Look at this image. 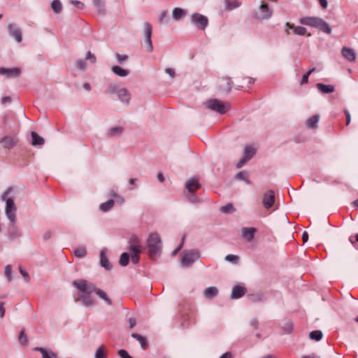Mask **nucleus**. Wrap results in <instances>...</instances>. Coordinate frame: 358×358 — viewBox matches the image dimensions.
Here are the masks:
<instances>
[{"instance_id":"f257e3e1","label":"nucleus","mask_w":358,"mask_h":358,"mask_svg":"<svg viewBox=\"0 0 358 358\" xmlns=\"http://www.w3.org/2000/svg\"><path fill=\"white\" fill-rule=\"evenodd\" d=\"M148 255L151 258L159 256L162 250V241L159 234L150 233L146 240Z\"/></svg>"},{"instance_id":"f03ea898","label":"nucleus","mask_w":358,"mask_h":358,"mask_svg":"<svg viewBox=\"0 0 358 358\" xmlns=\"http://www.w3.org/2000/svg\"><path fill=\"white\" fill-rule=\"evenodd\" d=\"M299 22L301 24L316 27L322 32L328 34H331L332 31L329 23L317 17H304L299 20Z\"/></svg>"},{"instance_id":"7ed1b4c3","label":"nucleus","mask_w":358,"mask_h":358,"mask_svg":"<svg viewBox=\"0 0 358 358\" xmlns=\"http://www.w3.org/2000/svg\"><path fill=\"white\" fill-rule=\"evenodd\" d=\"M11 189V187H8L1 196V199L6 203L5 215L8 222L16 221L17 207L14 200L12 198L7 197Z\"/></svg>"},{"instance_id":"20e7f679","label":"nucleus","mask_w":358,"mask_h":358,"mask_svg":"<svg viewBox=\"0 0 358 358\" xmlns=\"http://www.w3.org/2000/svg\"><path fill=\"white\" fill-rule=\"evenodd\" d=\"M253 15L254 17L258 20H268L273 15V9L264 1H261L259 7L254 10Z\"/></svg>"},{"instance_id":"39448f33","label":"nucleus","mask_w":358,"mask_h":358,"mask_svg":"<svg viewBox=\"0 0 358 358\" xmlns=\"http://www.w3.org/2000/svg\"><path fill=\"white\" fill-rule=\"evenodd\" d=\"M208 109L220 114H225L230 108V105L217 99H208L205 102Z\"/></svg>"},{"instance_id":"423d86ee","label":"nucleus","mask_w":358,"mask_h":358,"mask_svg":"<svg viewBox=\"0 0 358 358\" xmlns=\"http://www.w3.org/2000/svg\"><path fill=\"white\" fill-rule=\"evenodd\" d=\"M72 285L82 294H85L95 293L97 289L95 284L84 279L73 280L72 282Z\"/></svg>"},{"instance_id":"0eeeda50","label":"nucleus","mask_w":358,"mask_h":358,"mask_svg":"<svg viewBox=\"0 0 358 358\" xmlns=\"http://www.w3.org/2000/svg\"><path fill=\"white\" fill-rule=\"evenodd\" d=\"M200 257V252L196 250L183 251L181 258V266L182 267H189Z\"/></svg>"},{"instance_id":"6e6552de","label":"nucleus","mask_w":358,"mask_h":358,"mask_svg":"<svg viewBox=\"0 0 358 358\" xmlns=\"http://www.w3.org/2000/svg\"><path fill=\"white\" fill-rule=\"evenodd\" d=\"M190 22L200 30H205L208 25V17L198 13H194L191 15Z\"/></svg>"},{"instance_id":"1a4fd4ad","label":"nucleus","mask_w":358,"mask_h":358,"mask_svg":"<svg viewBox=\"0 0 358 358\" xmlns=\"http://www.w3.org/2000/svg\"><path fill=\"white\" fill-rule=\"evenodd\" d=\"M9 35L19 43L22 41V35L20 28L15 23H9L7 26Z\"/></svg>"},{"instance_id":"9d476101","label":"nucleus","mask_w":358,"mask_h":358,"mask_svg":"<svg viewBox=\"0 0 358 358\" xmlns=\"http://www.w3.org/2000/svg\"><path fill=\"white\" fill-rule=\"evenodd\" d=\"M275 202V193L273 190L266 191L263 195L262 204L266 209L271 208Z\"/></svg>"},{"instance_id":"9b49d317","label":"nucleus","mask_w":358,"mask_h":358,"mask_svg":"<svg viewBox=\"0 0 358 358\" xmlns=\"http://www.w3.org/2000/svg\"><path fill=\"white\" fill-rule=\"evenodd\" d=\"M129 249L131 252H141L140 238L138 236L132 234L129 241Z\"/></svg>"},{"instance_id":"f8f14e48","label":"nucleus","mask_w":358,"mask_h":358,"mask_svg":"<svg viewBox=\"0 0 358 358\" xmlns=\"http://www.w3.org/2000/svg\"><path fill=\"white\" fill-rule=\"evenodd\" d=\"M99 264L100 266L106 271H110L112 269V265L109 262L108 258L107 257L106 248H102L100 250Z\"/></svg>"},{"instance_id":"ddd939ff","label":"nucleus","mask_w":358,"mask_h":358,"mask_svg":"<svg viewBox=\"0 0 358 358\" xmlns=\"http://www.w3.org/2000/svg\"><path fill=\"white\" fill-rule=\"evenodd\" d=\"M257 232L255 227H243L241 229V236L247 242L250 243L255 238Z\"/></svg>"},{"instance_id":"4468645a","label":"nucleus","mask_w":358,"mask_h":358,"mask_svg":"<svg viewBox=\"0 0 358 358\" xmlns=\"http://www.w3.org/2000/svg\"><path fill=\"white\" fill-rule=\"evenodd\" d=\"M246 288L241 285H236L232 287L231 299H238L241 298L246 293Z\"/></svg>"},{"instance_id":"2eb2a0df","label":"nucleus","mask_w":358,"mask_h":358,"mask_svg":"<svg viewBox=\"0 0 358 358\" xmlns=\"http://www.w3.org/2000/svg\"><path fill=\"white\" fill-rule=\"evenodd\" d=\"M8 236L10 241H13L19 237L18 227L16 224V221L8 222Z\"/></svg>"},{"instance_id":"dca6fc26","label":"nucleus","mask_w":358,"mask_h":358,"mask_svg":"<svg viewBox=\"0 0 358 358\" xmlns=\"http://www.w3.org/2000/svg\"><path fill=\"white\" fill-rule=\"evenodd\" d=\"M21 70L19 68H0V74L6 76L7 78H10L12 76L17 77L20 75Z\"/></svg>"},{"instance_id":"f3484780","label":"nucleus","mask_w":358,"mask_h":358,"mask_svg":"<svg viewBox=\"0 0 358 358\" xmlns=\"http://www.w3.org/2000/svg\"><path fill=\"white\" fill-rule=\"evenodd\" d=\"M118 100L122 103L129 104L130 102L131 96L130 93L127 88H121L117 92Z\"/></svg>"},{"instance_id":"a211bd4d","label":"nucleus","mask_w":358,"mask_h":358,"mask_svg":"<svg viewBox=\"0 0 358 358\" xmlns=\"http://www.w3.org/2000/svg\"><path fill=\"white\" fill-rule=\"evenodd\" d=\"M341 54L345 59L350 62H353L356 59V52L350 48L343 47L341 50Z\"/></svg>"},{"instance_id":"6ab92c4d","label":"nucleus","mask_w":358,"mask_h":358,"mask_svg":"<svg viewBox=\"0 0 358 358\" xmlns=\"http://www.w3.org/2000/svg\"><path fill=\"white\" fill-rule=\"evenodd\" d=\"M17 141L13 138L5 136L3 138L0 140V144L3 148L6 149H12L17 145Z\"/></svg>"},{"instance_id":"aec40b11","label":"nucleus","mask_w":358,"mask_h":358,"mask_svg":"<svg viewBox=\"0 0 358 358\" xmlns=\"http://www.w3.org/2000/svg\"><path fill=\"white\" fill-rule=\"evenodd\" d=\"M79 299L85 308H92L95 305V300L90 294H80Z\"/></svg>"},{"instance_id":"412c9836","label":"nucleus","mask_w":358,"mask_h":358,"mask_svg":"<svg viewBox=\"0 0 358 358\" xmlns=\"http://www.w3.org/2000/svg\"><path fill=\"white\" fill-rule=\"evenodd\" d=\"M36 352H39L43 358H59L57 355L51 350L43 347H36L34 348Z\"/></svg>"},{"instance_id":"4be33fe9","label":"nucleus","mask_w":358,"mask_h":358,"mask_svg":"<svg viewBox=\"0 0 358 358\" xmlns=\"http://www.w3.org/2000/svg\"><path fill=\"white\" fill-rule=\"evenodd\" d=\"M201 187V185L198 180V179L195 178H192L189 180L185 184V188L189 193H193L196 190L199 189Z\"/></svg>"},{"instance_id":"5701e85b","label":"nucleus","mask_w":358,"mask_h":358,"mask_svg":"<svg viewBox=\"0 0 358 358\" xmlns=\"http://www.w3.org/2000/svg\"><path fill=\"white\" fill-rule=\"evenodd\" d=\"M233 87V82L230 78H222L219 84V88L224 92H229Z\"/></svg>"},{"instance_id":"b1692460","label":"nucleus","mask_w":358,"mask_h":358,"mask_svg":"<svg viewBox=\"0 0 358 358\" xmlns=\"http://www.w3.org/2000/svg\"><path fill=\"white\" fill-rule=\"evenodd\" d=\"M31 145H33L34 147H37V146H42L44 145V143H45L44 138L42 136H39L36 132L31 131Z\"/></svg>"},{"instance_id":"393cba45","label":"nucleus","mask_w":358,"mask_h":358,"mask_svg":"<svg viewBox=\"0 0 358 358\" xmlns=\"http://www.w3.org/2000/svg\"><path fill=\"white\" fill-rule=\"evenodd\" d=\"M285 26L293 30L294 34L298 36H304L307 34L306 28L301 26H294V24L287 22Z\"/></svg>"},{"instance_id":"a878e982","label":"nucleus","mask_w":358,"mask_h":358,"mask_svg":"<svg viewBox=\"0 0 358 358\" xmlns=\"http://www.w3.org/2000/svg\"><path fill=\"white\" fill-rule=\"evenodd\" d=\"M123 131H124L123 127H115L110 129L107 131L106 135L108 138L119 137L122 134Z\"/></svg>"},{"instance_id":"bb28decb","label":"nucleus","mask_w":358,"mask_h":358,"mask_svg":"<svg viewBox=\"0 0 358 358\" xmlns=\"http://www.w3.org/2000/svg\"><path fill=\"white\" fill-rule=\"evenodd\" d=\"M317 90L322 94H330L334 92L335 87L334 85H325L323 83H317L316 85Z\"/></svg>"},{"instance_id":"cd10ccee","label":"nucleus","mask_w":358,"mask_h":358,"mask_svg":"<svg viewBox=\"0 0 358 358\" xmlns=\"http://www.w3.org/2000/svg\"><path fill=\"white\" fill-rule=\"evenodd\" d=\"M320 120V115H314L309 117L306 122V127L308 129H315L317 127V123Z\"/></svg>"},{"instance_id":"c85d7f7f","label":"nucleus","mask_w":358,"mask_h":358,"mask_svg":"<svg viewBox=\"0 0 358 358\" xmlns=\"http://www.w3.org/2000/svg\"><path fill=\"white\" fill-rule=\"evenodd\" d=\"M111 71L116 76L121 78L126 77L129 74V71L128 70L124 69L120 66H113L111 67Z\"/></svg>"},{"instance_id":"c756f323","label":"nucleus","mask_w":358,"mask_h":358,"mask_svg":"<svg viewBox=\"0 0 358 358\" xmlns=\"http://www.w3.org/2000/svg\"><path fill=\"white\" fill-rule=\"evenodd\" d=\"M114 205H115L114 200L110 199H108V201H106V202L101 203L99 205V208L101 211H102L103 213H107L112 209V208L114 206Z\"/></svg>"},{"instance_id":"7c9ffc66","label":"nucleus","mask_w":358,"mask_h":358,"mask_svg":"<svg viewBox=\"0 0 358 358\" xmlns=\"http://www.w3.org/2000/svg\"><path fill=\"white\" fill-rule=\"evenodd\" d=\"M185 15H186V11L184 9L179 8V7H176V8H173V10L172 11V17L176 21L180 20L181 18L184 17Z\"/></svg>"},{"instance_id":"2f4dec72","label":"nucleus","mask_w":358,"mask_h":358,"mask_svg":"<svg viewBox=\"0 0 358 358\" xmlns=\"http://www.w3.org/2000/svg\"><path fill=\"white\" fill-rule=\"evenodd\" d=\"M225 8L227 10H232L241 6V3L238 0H225Z\"/></svg>"},{"instance_id":"473e14b6","label":"nucleus","mask_w":358,"mask_h":358,"mask_svg":"<svg viewBox=\"0 0 358 358\" xmlns=\"http://www.w3.org/2000/svg\"><path fill=\"white\" fill-rule=\"evenodd\" d=\"M93 4L97 11V13L100 15L105 14V3L102 0H92Z\"/></svg>"},{"instance_id":"72a5a7b5","label":"nucleus","mask_w":358,"mask_h":358,"mask_svg":"<svg viewBox=\"0 0 358 358\" xmlns=\"http://www.w3.org/2000/svg\"><path fill=\"white\" fill-rule=\"evenodd\" d=\"M255 149L252 146L248 145L244 148L243 157L250 160L255 155Z\"/></svg>"},{"instance_id":"f704fd0d","label":"nucleus","mask_w":358,"mask_h":358,"mask_svg":"<svg viewBox=\"0 0 358 358\" xmlns=\"http://www.w3.org/2000/svg\"><path fill=\"white\" fill-rule=\"evenodd\" d=\"M218 289L216 287H208L204 292V296L208 298H213L218 294Z\"/></svg>"},{"instance_id":"c9c22d12","label":"nucleus","mask_w":358,"mask_h":358,"mask_svg":"<svg viewBox=\"0 0 358 358\" xmlns=\"http://www.w3.org/2000/svg\"><path fill=\"white\" fill-rule=\"evenodd\" d=\"M95 294L102 300H103L108 305H112L111 299L108 296L107 294L102 289L97 288Z\"/></svg>"},{"instance_id":"e433bc0d","label":"nucleus","mask_w":358,"mask_h":358,"mask_svg":"<svg viewBox=\"0 0 358 358\" xmlns=\"http://www.w3.org/2000/svg\"><path fill=\"white\" fill-rule=\"evenodd\" d=\"M51 8L54 13L59 14L62 11V3L59 0H53L51 3Z\"/></svg>"},{"instance_id":"4c0bfd02","label":"nucleus","mask_w":358,"mask_h":358,"mask_svg":"<svg viewBox=\"0 0 358 358\" xmlns=\"http://www.w3.org/2000/svg\"><path fill=\"white\" fill-rule=\"evenodd\" d=\"M87 254V249L85 246H79L73 251V255L78 258H83Z\"/></svg>"},{"instance_id":"58836bf2","label":"nucleus","mask_w":358,"mask_h":358,"mask_svg":"<svg viewBox=\"0 0 358 358\" xmlns=\"http://www.w3.org/2000/svg\"><path fill=\"white\" fill-rule=\"evenodd\" d=\"M131 336L132 338L136 339L140 343L143 349H145V346L148 345V341L145 337L136 333H132Z\"/></svg>"},{"instance_id":"ea45409f","label":"nucleus","mask_w":358,"mask_h":358,"mask_svg":"<svg viewBox=\"0 0 358 358\" xmlns=\"http://www.w3.org/2000/svg\"><path fill=\"white\" fill-rule=\"evenodd\" d=\"M220 210L224 214H230L234 213L236 209L231 203H229L225 206H221Z\"/></svg>"},{"instance_id":"a19ab883","label":"nucleus","mask_w":358,"mask_h":358,"mask_svg":"<svg viewBox=\"0 0 358 358\" xmlns=\"http://www.w3.org/2000/svg\"><path fill=\"white\" fill-rule=\"evenodd\" d=\"M143 27H144L143 34H144L145 38H151L152 33V25L149 22H145L143 24Z\"/></svg>"},{"instance_id":"79ce46f5","label":"nucleus","mask_w":358,"mask_h":358,"mask_svg":"<svg viewBox=\"0 0 358 358\" xmlns=\"http://www.w3.org/2000/svg\"><path fill=\"white\" fill-rule=\"evenodd\" d=\"M129 258H130V255L128 252H124L122 253L120 255V260H119L120 265L121 266H127L129 262Z\"/></svg>"},{"instance_id":"37998d69","label":"nucleus","mask_w":358,"mask_h":358,"mask_svg":"<svg viewBox=\"0 0 358 358\" xmlns=\"http://www.w3.org/2000/svg\"><path fill=\"white\" fill-rule=\"evenodd\" d=\"M248 174L245 171H240L235 176V178L239 180L244 181L246 184L250 185V181L248 180Z\"/></svg>"},{"instance_id":"c03bdc74","label":"nucleus","mask_w":358,"mask_h":358,"mask_svg":"<svg viewBox=\"0 0 358 358\" xmlns=\"http://www.w3.org/2000/svg\"><path fill=\"white\" fill-rule=\"evenodd\" d=\"M323 336L322 332L320 330L312 331L309 334V337L311 340L320 341Z\"/></svg>"},{"instance_id":"a18cd8bd","label":"nucleus","mask_w":358,"mask_h":358,"mask_svg":"<svg viewBox=\"0 0 358 358\" xmlns=\"http://www.w3.org/2000/svg\"><path fill=\"white\" fill-rule=\"evenodd\" d=\"M250 301L253 303L261 302L264 299V296L262 293H257L256 294H252L249 296Z\"/></svg>"},{"instance_id":"49530a36","label":"nucleus","mask_w":358,"mask_h":358,"mask_svg":"<svg viewBox=\"0 0 358 358\" xmlns=\"http://www.w3.org/2000/svg\"><path fill=\"white\" fill-rule=\"evenodd\" d=\"M4 274L8 282H10L13 280V271L10 265L8 264L5 266Z\"/></svg>"},{"instance_id":"de8ad7c7","label":"nucleus","mask_w":358,"mask_h":358,"mask_svg":"<svg viewBox=\"0 0 358 358\" xmlns=\"http://www.w3.org/2000/svg\"><path fill=\"white\" fill-rule=\"evenodd\" d=\"M119 85L117 83L112 82L108 85V92L110 94H117V92L119 90Z\"/></svg>"},{"instance_id":"09e8293b","label":"nucleus","mask_w":358,"mask_h":358,"mask_svg":"<svg viewBox=\"0 0 358 358\" xmlns=\"http://www.w3.org/2000/svg\"><path fill=\"white\" fill-rule=\"evenodd\" d=\"M95 358H106L105 355V349L103 345L99 346L95 352Z\"/></svg>"},{"instance_id":"8fccbe9b","label":"nucleus","mask_w":358,"mask_h":358,"mask_svg":"<svg viewBox=\"0 0 358 358\" xmlns=\"http://www.w3.org/2000/svg\"><path fill=\"white\" fill-rule=\"evenodd\" d=\"M19 341L22 345H27L28 343V341L27 339V336L24 329H22L20 332Z\"/></svg>"},{"instance_id":"3c124183","label":"nucleus","mask_w":358,"mask_h":358,"mask_svg":"<svg viewBox=\"0 0 358 358\" xmlns=\"http://www.w3.org/2000/svg\"><path fill=\"white\" fill-rule=\"evenodd\" d=\"M167 15H168V12L167 11H163L160 13L159 15V22L160 23H166V24H168L169 22V20L167 19Z\"/></svg>"},{"instance_id":"603ef678","label":"nucleus","mask_w":358,"mask_h":358,"mask_svg":"<svg viewBox=\"0 0 358 358\" xmlns=\"http://www.w3.org/2000/svg\"><path fill=\"white\" fill-rule=\"evenodd\" d=\"M282 329L286 332L287 334H290L293 330V324L291 322H286L283 327Z\"/></svg>"},{"instance_id":"864d4df0","label":"nucleus","mask_w":358,"mask_h":358,"mask_svg":"<svg viewBox=\"0 0 358 358\" xmlns=\"http://www.w3.org/2000/svg\"><path fill=\"white\" fill-rule=\"evenodd\" d=\"M224 259L227 262L236 263L238 260L239 257L235 255H227Z\"/></svg>"},{"instance_id":"5fc2aeb1","label":"nucleus","mask_w":358,"mask_h":358,"mask_svg":"<svg viewBox=\"0 0 358 358\" xmlns=\"http://www.w3.org/2000/svg\"><path fill=\"white\" fill-rule=\"evenodd\" d=\"M117 354L121 358H133L127 350L123 349L119 350Z\"/></svg>"},{"instance_id":"6e6d98bb","label":"nucleus","mask_w":358,"mask_h":358,"mask_svg":"<svg viewBox=\"0 0 358 358\" xmlns=\"http://www.w3.org/2000/svg\"><path fill=\"white\" fill-rule=\"evenodd\" d=\"M127 59L128 56L127 55H120L119 53L116 55L117 62L120 64H122L124 62L127 60Z\"/></svg>"},{"instance_id":"4d7b16f0","label":"nucleus","mask_w":358,"mask_h":358,"mask_svg":"<svg viewBox=\"0 0 358 358\" xmlns=\"http://www.w3.org/2000/svg\"><path fill=\"white\" fill-rule=\"evenodd\" d=\"M187 199L191 203H196L199 202V199L194 194H189L187 196Z\"/></svg>"},{"instance_id":"13d9d810","label":"nucleus","mask_w":358,"mask_h":358,"mask_svg":"<svg viewBox=\"0 0 358 358\" xmlns=\"http://www.w3.org/2000/svg\"><path fill=\"white\" fill-rule=\"evenodd\" d=\"M76 67L80 70H85L86 69V63L84 59H79L76 62Z\"/></svg>"},{"instance_id":"bf43d9fd","label":"nucleus","mask_w":358,"mask_h":358,"mask_svg":"<svg viewBox=\"0 0 358 358\" xmlns=\"http://www.w3.org/2000/svg\"><path fill=\"white\" fill-rule=\"evenodd\" d=\"M145 43L147 46V51L151 52L153 50V45L151 38H145Z\"/></svg>"},{"instance_id":"052dcab7","label":"nucleus","mask_w":358,"mask_h":358,"mask_svg":"<svg viewBox=\"0 0 358 358\" xmlns=\"http://www.w3.org/2000/svg\"><path fill=\"white\" fill-rule=\"evenodd\" d=\"M85 59L89 60L92 64H94L96 62V57L90 51H88L86 55Z\"/></svg>"},{"instance_id":"680f3d73","label":"nucleus","mask_w":358,"mask_h":358,"mask_svg":"<svg viewBox=\"0 0 358 358\" xmlns=\"http://www.w3.org/2000/svg\"><path fill=\"white\" fill-rule=\"evenodd\" d=\"M140 253L141 252H132L131 259V262L134 264H136L138 263L139 259H140V257H139Z\"/></svg>"},{"instance_id":"e2e57ef3","label":"nucleus","mask_w":358,"mask_h":358,"mask_svg":"<svg viewBox=\"0 0 358 358\" xmlns=\"http://www.w3.org/2000/svg\"><path fill=\"white\" fill-rule=\"evenodd\" d=\"M20 273L23 276L25 282H28L29 281V275L27 271L24 270L22 267L19 268Z\"/></svg>"},{"instance_id":"0e129e2a","label":"nucleus","mask_w":358,"mask_h":358,"mask_svg":"<svg viewBox=\"0 0 358 358\" xmlns=\"http://www.w3.org/2000/svg\"><path fill=\"white\" fill-rule=\"evenodd\" d=\"M349 241L354 246H355L356 243H358V234L350 236Z\"/></svg>"},{"instance_id":"69168bd1","label":"nucleus","mask_w":358,"mask_h":358,"mask_svg":"<svg viewBox=\"0 0 358 358\" xmlns=\"http://www.w3.org/2000/svg\"><path fill=\"white\" fill-rule=\"evenodd\" d=\"M128 323L129 324V328H133L136 324V320L134 317H130L128 318Z\"/></svg>"},{"instance_id":"338daca9","label":"nucleus","mask_w":358,"mask_h":358,"mask_svg":"<svg viewBox=\"0 0 358 358\" xmlns=\"http://www.w3.org/2000/svg\"><path fill=\"white\" fill-rule=\"evenodd\" d=\"M71 3L76 6V7H78V8H84L85 7V5L83 3L79 1H77V0H72L71 1Z\"/></svg>"},{"instance_id":"774afa93","label":"nucleus","mask_w":358,"mask_h":358,"mask_svg":"<svg viewBox=\"0 0 358 358\" xmlns=\"http://www.w3.org/2000/svg\"><path fill=\"white\" fill-rule=\"evenodd\" d=\"M250 326L252 327L255 329H257L259 327V322L257 318H253L250 323Z\"/></svg>"}]
</instances>
